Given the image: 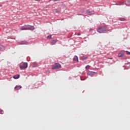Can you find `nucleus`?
Here are the masks:
<instances>
[{
	"label": "nucleus",
	"instance_id": "nucleus-25",
	"mask_svg": "<svg viewBox=\"0 0 130 130\" xmlns=\"http://www.w3.org/2000/svg\"><path fill=\"white\" fill-rule=\"evenodd\" d=\"M0 7H2V5H0Z\"/></svg>",
	"mask_w": 130,
	"mask_h": 130
},
{
	"label": "nucleus",
	"instance_id": "nucleus-6",
	"mask_svg": "<svg viewBox=\"0 0 130 130\" xmlns=\"http://www.w3.org/2000/svg\"><path fill=\"white\" fill-rule=\"evenodd\" d=\"M86 14H87V15H89V16H91V15H94V12L93 11H87Z\"/></svg>",
	"mask_w": 130,
	"mask_h": 130
},
{
	"label": "nucleus",
	"instance_id": "nucleus-12",
	"mask_svg": "<svg viewBox=\"0 0 130 130\" xmlns=\"http://www.w3.org/2000/svg\"><path fill=\"white\" fill-rule=\"evenodd\" d=\"M57 41V40H53L51 43L52 45L55 44V43H56V42Z\"/></svg>",
	"mask_w": 130,
	"mask_h": 130
},
{
	"label": "nucleus",
	"instance_id": "nucleus-14",
	"mask_svg": "<svg viewBox=\"0 0 130 130\" xmlns=\"http://www.w3.org/2000/svg\"><path fill=\"white\" fill-rule=\"evenodd\" d=\"M85 69L86 70H89L90 69V66L87 65V66H86Z\"/></svg>",
	"mask_w": 130,
	"mask_h": 130
},
{
	"label": "nucleus",
	"instance_id": "nucleus-24",
	"mask_svg": "<svg viewBox=\"0 0 130 130\" xmlns=\"http://www.w3.org/2000/svg\"><path fill=\"white\" fill-rule=\"evenodd\" d=\"M91 30H92V29H90V31H91Z\"/></svg>",
	"mask_w": 130,
	"mask_h": 130
},
{
	"label": "nucleus",
	"instance_id": "nucleus-5",
	"mask_svg": "<svg viewBox=\"0 0 130 130\" xmlns=\"http://www.w3.org/2000/svg\"><path fill=\"white\" fill-rule=\"evenodd\" d=\"M124 54V51H121L118 54V57H121Z\"/></svg>",
	"mask_w": 130,
	"mask_h": 130
},
{
	"label": "nucleus",
	"instance_id": "nucleus-17",
	"mask_svg": "<svg viewBox=\"0 0 130 130\" xmlns=\"http://www.w3.org/2000/svg\"><path fill=\"white\" fill-rule=\"evenodd\" d=\"M125 52H126V54H127V55H130V52L126 51Z\"/></svg>",
	"mask_w": 130,
	"mask_h": 130
},
{
	"label": "nucleus",
	"instance_id": "nucleus-4",
	"mask_svg": "<svg viewBox=\"0 0 130 130\" xmlns=\"http://www.w3.org/2000/svg\"><path fill=\"white\" fill-rule=\"evenodd\" d=\"M107 31V29L105 28H103L102 27H99L97 29V31L99 32V33H105Z\"/></svg>",
	"mask_w": 130,
	"mask_h": 130
},
{
	"label": "nucleus",
	"instance_id": "nucleus-3",
	"mask_svg": "<svg viewBox=\"0 0 130 130\" xmlns=\"http://www.w3.org/2000/svg\"><path fill=\"white\" fill-rule=\"evenodd\" d=\"M60 68H61V66L58 63H56L52 66V70H57Z\"/></svg>",
	"mask_w": 130,
	"mask_h": 130
},
{
	"label": "nucleus",
	"instance_id": "nucleus-18",
	"mask_svg": "<svg viewBox=\"0 0 130 130\" xmlns=\"http://www.w3.org/2000/svg\"><path fill=\"white\" fill-rule=\"evenodd\" d=\"M51 37H52V36H51V35H49V36H47V38H48V39H50L51 38Z\"/></svg>",
	"mask_w": 130,
	"mask_h": 130
},
{
	"label": "nucleus",
	"instance_id": "nucleus-13",
	"mask_svg": "<svg viewBox=\"0 0 130 130\" xmlns=\"http://www.w3.org/2000/svg\"><path fill=\"white\" fill-rule=\"evenodd\" d=\"M37 66H38V64L37 63H33V65H32V68H37Z\"/></svg>",
	"mask_w": 130,
	"mask_h": 130
},
{
	"label": "nucleus",
	"instance_id": "nucleus-23",
	"mask_svg": "<svg viewBox=\"0 0 130 130\" xmlns=\"http://www.w3.org/2000/svg\"><path fill=\"white\" fill-rule=\"evenodd\" d=\"M37 2H40V0H36Z\"/></svg>",
	"mask_w": 130,
	"mask_h": 130
},
{
	"label": "nucleus",
	"instance_id": "nucleus-8",
	"mask_svg": "<svg viewBox=\"0 0 130 130\" xmlns=\"http://www.w3.org/2000/svg\"><path fill=\"white\" fill-rule=\"evenodd\" d=\"M21 88H22V86L19 85V86H16L15 87V90H20V89H21Z\"/></svg>",
	"mask_w": 130,
	"mask_h": 130
},
{
	"label": "nucleus",
	"instance_id": "nucleus-20",
	"mask_svg": "<svg viewBox=\"0 0 130 130\" xmlns=\"http://www.w3.org/2000/svg\"><path fill=\"white\" fill-rule=\"evenodd\" d=\"M50 2L51 1H54L55 2H59V0H49Z\"/></svg>",
	"mask_w": 130,
	"mask_h": 130
},
{
	"label": "nucleus",
	"instance_id": "nucleus-9",
	"mask_svg": "<svg viewBox=\"0 0 130 130\" xmlns=\"http://www.w3.org/2000/svg\"><path fill=\"white\" fill-rule=\"evenodd\" d=\"M14 79H17L20 78V75H16L13 76Z\"/></svg>",
	"mask_w": 130,
	"mask_h": 130
},
{
	"label": "nucleus",
	"instance_id": "nucleus-2",
	"mask_svg": "<svg viewBox=\"0 0 130 130\" xmlns=\"http://www.w3.org/2000/svg\"><path fill=\"white\" fill-rule=\"evenodd\" d=\"M19 68L20 70H25L28 68V63L27 62H21L19 64Z\"/></svg>",
	"mask_w": 130,
	"mask_h": 130
},
{
	"label": "nucleus",
	"instance_id": "nucleus-21",
	"mask_svg": "<svg viewBox=\"0 0 130 130\" xmlns=\"http://www.w3.org/2000/svg\"><path fill=\"white\" fill-rule=\"evenodd\" d=\"M120 5H124V3H120Z\"/></svg>",
	"mask_w": 130,
	"mask_h": 130
},
{
	"label": "nucleus",
	"instance_id": "nucleus-7",
	"mask_svg": "<svg viewBox=\"0 0 130 130\" xmlns=\"http://www.w3.org/2000/svg\"><path fill=\"white\" fill-rule=\"evenodd\" d=\"M73 60H74V61H77V62H79V59H78V56H75L74 57Z\"/></svg>",
	"mask_w": 130,
	"mask_h": 130
},
{
	"label": "nucleus",
	"instance_id": "nucleus-15",
	"mask_svg": "<svg viewBox=\"0 0 130 130\" xmlns=\"http://www.w3.org/2000/svg\"><path fill=\"white\" fill-rule=\"evenodd\" d=\"M21 44H28V42H22Z\"/></svg>",
	"mask_w": 130,
	"mask_h": 130
},
{
	"label": "nucleus",
	"instance_id": "nucleus-22",
	"mask_svg": "<svg viewBox=\"0 0 130 130\" xmlns=\"http://www.w3.org/2000/svg\"><path fill=\"white\" fill-rule=\"evenodd\" d=\"M77 35H78V36H80V35H81V34L78 33V34H77Z\"/></svg>",
	"mask_w": 130,
	"mask_h": 130
},
{
	"label": "nucleus",
	"instance_id": "nucleus-16",
	"mask_svg": "<svg viewBox=\"0 0 130 130\" xmlns=\"http://www.w3.org/2000/svg\"><path fill=\"white\" fill-rule=\"evenodd\" d=\"M120 21H125V19L123 18H120Z\"/></svg>",
	"mask_w": 130,
	"mask_h": 130
},
{
	"label": "nucleus",
	"instance_id": "nucleus-19",
	"mask_svg": "<svg viewBox=\"0 0 130 130\" xmlns=\"http://www.w3.org/2000/svg\"><path fill=\"white\" fill-rule=\"evenodd\" d=\"M0 112L3 114L4 113V111L0 109Z\"/></svg>",
	"mask_w": 130,
	"mask_h": 130
},
{
	"label": "nucleus",
	"instance_id": "nucleus-1",
	"mask_svg": "<svg viewBox=\"0 0 130 130\" xmlns=\"http://www.w3.org/2000/svg\"><path fill=\"white\" fill-rule=\"evenodd\" d=\"M34 26L30 25H25L24 26L21 27V30H34Z\"/></svg>",
	"mask_w": 130,
	"mask_h": 130
},
{
	"label": "nucleus",
	"instance_id": "nucleus-10",
	"mask_svg": "<svg viewBox=\"0 0 130 130\" xmlns=\"http://www.w3.org/2000/svg\"><path fill=\"white\" fill-rule=\"evenodd\" d=\"M95 74H96V73H95L94 72H90L88 73V75H89V76H93V75H95Z\"/></svg>",
	"mask_w": 130,
	"mask_h": 130
},
{
	"label": "nucleus",
	"instance_id": "nucleus-11",
	"mask_svg": "<svg viewBox=\"0 0 130 130\" xmlns=\"http://www.w3.org/2000/svg\"><path fill=\"white\" fill-rule=\"evenodd\" d=\"M0 50L2 51H3V50H5V47L2 45H0Z\"/></svg>",
	"mask_w": 130,
	"mask_h": 130
}]
</instances>
